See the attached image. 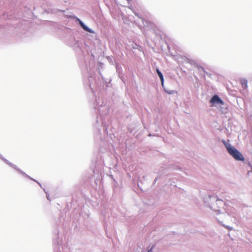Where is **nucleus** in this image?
<instances>
[{
  "instance_id": "f257e3e1",
  "label": "nucleus",
  "mask_w": 252,
  "mask_h": 252,
  "mask_svg": "<svg viewBox=\"0 0 252 252\" xmlns=\"http://www.w3.org/2000/svg\"><path fill=\"white\" fill-rule=\"evenodd\" d=\"M94 108L97 110V116L94 127L96 129L97 133L100 134V127H102L104 133L108 134L107 129L111 123L109 114L112 112L110 105L107 101L102 99L100 100L96 97L94 103Z\"/></svg>"
},
{
  "instance_id": "f03ea898",
  "label": "nucleus",
  "mask_w": 252,
  "mask_h": 252,
  "mask_svg": "<svg viewBox=\"0 0 252 252\" xmlns=\"http://www.w3.org/2000/svg\"><path fill=\"white\" fill-rule=\"evenodd\" d=\"M66 43L75 51H82V47L83 43L79 38L75 36L74 34H70V37L66 40Z\"/></svg>"
},
{
  "instance_id": "7ed1b4c3",
  "label": "nucleus",
  "mask_w": 252,
  "mask_h": 252,
  "mask_svg": "<svg viewBox=\"0 0 252 252\" xmlns=\"http://www.w3.org/2000/svg\"><path fill=\"white\" fill-rule=\"evenodd\" d=\"M223 142L225 144L228 153L232 156L235 159L239 161L244 160L245 158L243 156L237 149L232 146L230 144L225 143V141Z\"/></svg>"
},
{
  "instance_id": "20e7f679",
  "label": "nucleus",
  "mask_w": 252,
  "mask_h": 252,
  "mask_svg": "<svg viewBox=\"0 0 252 252\" xmlns=\"http://www.w3.org/2000/svg\"><path fill=\"white\" fill-rule=\"evenodd\" d=\"M71 18L74 19L76 22H78V24L79 26L86 32H88L91 33H94V32L90 28H89L87 26H86L85 23L80 20L78 17L76 16L75 15H73L71 16Z\"/></svg>"
},
{
  "instance_id": "39448f33",
  "label": "nucleus",
  "mask_w": 252,
  "mask_h": 252,
  "mask_svg": "<svg viewBox=\"0 0 252 252\" xmlns=\"http://www.w3.org/2000/svg\"><path fill=\"white\" fill-rule=\"evenodd\" d=\"M59 231H57V233L54 236L53 238V244H54V252H61L60 245H61V242L59 239Z\"/></svg>"
},
{
  "instance_id": "423d86ee",
  "label": "nucleus",
  "mask_w": 252,
  "mask_h": 252,
  "mask_svg": "<svg viewBox=\"0 0 252 252\" xmlns=\"http://www.w3.org/2000/svg\"><path fill=\"white\" fill-rule=\"evenodd\" d=\"M1 159L7 164L9 165L10 167L14 169L15 170H17L19 173H23V171L21 170L19 168H18L16 165L13 164L12 163L9 162L7 159H6L5 158H4L3 157H1Z\"/></svg>"
},
{
  "instance_id": "0eeeda50",
  "label": "nucleus",
  "mask_w": 252,
  "mask_h": 252,
  "mask_svg": "<svg viewBox=\"0 0 252 252\" xmlns=\"http://www.w3.org/2000/svg\"><path fill=\"white\" fill-rule=\"evenodd\" d=\"M210 102L212 103H218L221 104H223V101L222 100L220 99V97L217 95H215L212 97L210 100Z\"/></svg>"
},
{
  "instance_id": "6e6552de",
  "label": "nucleus",
  "mask_w": 252,
  "mask_h": 252,
  "mask_svg": "<svg viewBox=\"0 0 252 252\" xmlns=\"http://www.w3.org/2000/svg\"><path fill=\"white\" fill-rule=\"evenodd\" d=\"M133 13H134V14L136 16H137V17H138V18H139L141 19V20H142V23H143V25H144V26H148V25H149V22H148V21H147L145 20L144 19V18H143L141 17L140 16V15L138 14V13L137 12H136V11H133Z\"/></svg>"
},
{
  "instance_id": "1a4fd4ad",
  "label": "nucleus",
  "mask_w": 252,
  "mask_h": 252,
  "mask_svg": "<svg viewBox=\"0 0 252 252\" xmlns=\"http://www.w3.org/2000/svg\"><path fill=\"white\" fill-rule=\"evenodd\" d=\"M20 173V174H22V175H24V176H25V177H26L27 178H28L30 179V180H32V181H34V182H35L37 183L39 185V186L41 188H42V186H41V184L39 182H38V181H36V180H35V179H33L30 176H29L28 175H27V174L25 172H24V171H23V173Z\"/></svg>"
},
{
  "instance_id": "9d476101",
  "label": "nucleus",
  "mask_w": 252,
  "mask_h": 252,
  "mask_svg": "<svg viewBox=\"0 0 252 252\" xmlns=\"http://www.w3.org/2000/svg\"><path fill=\"white\" fill-rule=\"evenodd\" d=\"M240 83L243 89H246L248 88V81L246 79H241Z\"/></svg>"
},
{
  "instance_id": "9b49d317",
  "label": "nucleus",
  "mask_w": 252,
  "mask_h": 252,
  "mask_svg": "<svg viewBox=\"0 0 252 252\" xmlns=\"http://www.w3.org/2000/svg\"><path fill=\"white\" fill-rule=\"evenodd\" d=\"M158 77H159V79H160V80L161 83V85H162V87H163V88H164V85H163V75H162V73H161L160 71H158ZM164 90H165V91H167L165 90V88H164Z\"/></svg>"
},
{
  "instance_id": "f8f14e48",
  "label": "nucleus",
  "mask_w": 252,
  "mask_h": 252,
  "mask_svg": "<svg viewBox=\"0 0 252 252\" xmlns=\"http://www.w3.org/2000/svg\"><path fill=\"white\" fill-rule=\"evenodd\" d=\"M43 190H44V191L45 192V193H46V198H47V199L48 200L50 201V200H51V199H50V196H49V193H48V192H47V191H46V190H45V189H43Z\"/></svg>"
},
{
  "instance_id": "ddd939ff",
  "label": "nucleus",
  "mask_w": 252,
  "mask_h": 252,
  "mask_svg": "<svg viewBox=\"0 0 252 252\" xmlns=\"http://www.w3.org/2000/svg\"><path fill=\"white\" fill-rule=\"evenodd\" d=\"M91 80H92V77H90L89 78L88 86H89V87L91 89H92V87H91V84L90 83Z\"/></svg>"
},
{
  "instance_id": "4468645a",
  "label": "nucleus",
  "mask_w": 252,
  "mask_h": 252,
  "mask_svg": "<svg viewBox=\"0 0 252 252\" xmlns=\"http://www.w3.org/2000/svg\"><path fill=\"white\" fill-rule=\"evenodd\" d=\"M139 47V46L137 45V44H135L134 45H133L132 46V48L135 49H138Z\"/></svg>"
},
{
  "instance_id": "2eb2a0df",
  "label": "nucleus",
  "mask_w": 252,
  "mask_h": 252,
  "mask_svg": "<svg viewBox=\"0 0 252 252\" xmlns=\"http://www.w3.org/2000/svg\"><path fill=\"white\" fill-rule=\"evenodd\" d=\"M165 45L166 46L167 48L168 49V50L169 51H170V48L169 47V45H167L166 43H165Z\"/></svg>"
},
{
  "instance_id": "dca6fc26",
  "label": "nucleus",
  "mask_w": 252,
  "mask_h": 252,
  "mask_svg": "<svg viewBox=\"0 0 252 252\" xmlns=\"http://www.w3.org/2000/svg\"><path fill=\"white\" fill-rule=\"evenodd\" d=\"M148 252H153V248L152 247L148 251Z\"/></svg>"
},
{
  "instance_id": "f3484780",
  "label": "nucleus",
  "mask_w": 252,
  "mask_h": 252,
  "mask_svg": "<svg viewBox=\"0 0 252 252\" xmlns=\"http://www.w3.org/2000/svg\"><path fill=\"white\" fill-rule=\"evenodd\" d=\"M155 70L158 73V67L156 66L155 67Z\"/></svg>"
},
{
  "instance_id": "a211bd4d",
  "label": "nucleus",
  "mask_w": 252,
  "mask_h": 252,
  "mask_svg": "<svg viewBox=\"0 0 252 252\" xmlns=\"http://www.w3.org/2000/svg\"><path fill=\"white\" fill-rule=\"evenodd\" d=\"M161 49H162V50H163L164 49H165V48H164V47H163V45H161Z\"/></svg>"
},
{
  "instance_id": "6ab92c4d",
  "label": "nucleus",
  "mask_w": 252,
  "mask_h": 252,
  "mask_svg": "<svg viewBox=\"0 0 252 252\" xmlns=\"http://www.w3.org/2000/svg\"><path fill=\"white\" fill-rule=\"evenodd\" d=\"M157 180H158V177H156L154 180V182H156Z\"/></svg>"
},
{
  "instance_id": "aec40b11",
  "label": "nucleus",
  "mask_w": 252,
  "mask_h": 252,
  "mask_svg": "<svg viewBox=\"0 0 252 252\" xmlns=\"http://www.w3.org/2000/svg\"><path fill=\"white\" fill-rule=\"evenodd\" d=\"M61 12H65V10H59Z\"/></svg>"
},
{
  "instance_id": "412c9836",
  "label": "nucleus",
  "mask_w": 252,
  "mask_h": 252,
  "mask_svg": "<svg viewBox=\"0 0 252 252\" xmlns=\"http://www.w3.org/2000/svg\"><path fill=\"white\" fill-rule=\"evenodd\" d=\"M3 157V156H2V155H1V154H0V158H1V157Z\"/></svg>"
},
{
  "instance_id": "4be33fe9",
  "label": "nucleus",
  "mask_w": 252,
  "mask_h": 252,
  "mask_svg": "<svg viewBox=\"0 0 252 252\" xmlns=\"http://www.w3.org/2000/svg\"><path fill=\"white\" fill-rule=\"evenodd\" d=\"M149 24L150 25L151 27H152V24H151V23H150Z\"/></svg>"
}]
</instances>
